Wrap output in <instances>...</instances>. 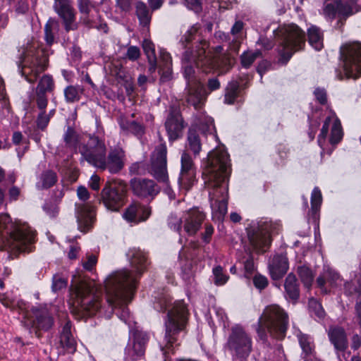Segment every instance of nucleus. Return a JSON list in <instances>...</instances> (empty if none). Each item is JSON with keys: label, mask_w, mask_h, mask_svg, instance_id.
<instances>
[{"label": "nucleus", "mask_w": 361, "mask_h": 361, "mask_svg": "<svg viewBox=\"0 0 361 361\" xmlns=\"http://www.w3.org/2000/svg\"><path fill=\"white\" fill-rule=\"evenodd\" d=\"M183 75L185 80L186 85L202 82L200 79L197 77L194 67L190 65L186 66L184 68Z\"/></svg>", "instance_id": "44"}, {"label": "nucleus", "mask_w": 361, "mask_h": 361, "mask_svg": "<svg viewBox=\"0 0 361 361\" xmlns=\"http://www.w3.org/2000/svg\"><path fill=\"white\" fill-rule=\"evenodd\" d=\"M118 125L123 132L130 133L138 139H140L145 133L143 124L135 121H130L126 117L121 118L118 120Z\"/></svg>", "instance_id": "28"}, {"label": "nucleus", "mask_w": 361, "mask_h": 361, "mask_svg": "<svg viewBox=\"0 0 361 361\" xmlns=\"http://www.w3.org/2000/svg\"><path fill=\"white\" fill-rule=\"evenodd\" d=\"M14 247L19 253H30L34 250L35 234L28 230L17 228L10 233Z\"/></svg>", "instance_id": "19"}, {"label": "nucleus", "mask_w": 361, "mask_h": 361, "mask_svg": "<svg viewBox=\"0 0 361 361\" xmlns=\"http://www.w3.org/2000/svg\"><path fill=\"white\" fill-rule=\"evenodd\" d=\"M97 260L95 255H89L87 256V260L82 262V267L86 271H92L95 269Z\"/></svg>", "instance_id": "58"}, {"label": "nucleus", "mask_w": 361, "mask_h": 361, "mask_svg": "<svg viewBox=\"0 0 361 361\" xmlns=\"http://www.w3.org/2000/svg\"><path fill=\"white\" fill-rule=\"evenodd\" d=\"M127 256L135 271L127 269L116 271L105 281L106 302L124 322L129 319L128 305L134 298L141 276L149 264L147 254L139 248L130 249Z\"/></svg>", "instance_id": "1"}, {"label": "nucleus", "mask_w": 361, "mask_h": 361, "mask_svg": "<svg viewBox=\"0 0 361 361\" xmlns=\"http://www.w3.org/2000/svg\"><path fill=\"white\" fill-rule=\"evenodd\" d=\"M54 9L58 16L63 20L64 29L66 32L74 30L76 26H73L75 21V12L71 5L70 0H54Z\"/></svg>", "instance_id": "20"}, {"label": "nucleus", "mask_w": 361, "mask_h": 361, "mask_svg": "<svg viewBox=\"0 0 361 361\" xmlns=\"http://www.w3.org/2000/svg\"><path fill=\"white\" fill-rule=\"evenodd\" d=\"M184 94L188 105L192 106L195 110L200 111L203 108L209 92H207L202 82H197L186 85Z\"/></svg>", "instance_id": "15"}, {"label": "nucleus", "mask_w": 361, "mask_h": 361, "mask_svg": "<svg viewBox=\"0 0 361 361\" xmlns=\"http://www.w3.org/2000/svg\"><path fill=\"white\" fill-rule=\"evenodd\" d=\"M149 172L159 183L166 185V190H171L167 171V147L165 142L156 147L150 158V164L145 161H136L129 166L130 175H145Z\"/></svg>", "instance_id": "7"}, {"label": "nucleus", "mask_w": 361, "mask_h": 361, "mask_svg": "<svg viewBox=\"0 0 361 361\" xmlns=\"http://www.w3.org/2000/svg\"><path fill=\"white\" fill-rule=\"evenodd\" d=\"M58 31L56 23L49 18L46 23L44 32V40L47 45L51 47L55 42V32Z\"/></svg>", "instance_id": "38"}, {"label": "nucleus", "mask_w": 361, "mask_h": 361, "mask_svg": "<svg viewBox=\"0 0 361 361\" xmlns=\"http://www.w3.org/2000/svg\"><path fill=\"white\" fill-rule=\"evenodd\" d=\"M126 56L130 61H136L140 56V48L136 46H130L127 49Z\"/></svg>", "instance_id": "64"}, {"label": "nucleus", "mask_w": 361, "mask_h": 361, "mask_svg": "<svg viewBox=\"0 0 361 361\" xmlns=\"http://www.w3.org/2000/svg\"><path fill=\"white\" fill-rule=\"evenodd\" d=\"M240 58L241 65L245 68H249L255 61L250 51H244Z\"/></svg>", "instance_id": "59"}, {"label": "nucleus", "mask_w": 361, "mask_h": 361, "mask_svg": "<svg viewBox=\"0 0 361 361\" xmlns=\"http://www.w3.org/2000/svg\"><path fill=\"white\" fill-rule=\"evenodd\" d=\"M221 87V83L217 77L209 78L206 85V90L209 94L212 92L216 91Z\"/></svg>", "instance_id": "61"}, {"label": "nucleus", "mask_w": 361, "mask_h": 361, "mask_svg": "<svg viewBox=\"0 0 361 361\" xmlns=\"http://www.w3.org/2000/svg\"><path fill=\"white\" fill-rule=\"evenodd\" d=\"M340 278L341 276L336 271L327 268L317 278L316 284L323 294L327 295L330 293L331 288L337 286Z\"/></svg>", "instance_id": "25"}, {"label": "nucleus", "mask_w": 361, "mask_h": 361, "mask_svg": "<svg viewBox=\"0 0 361 361\" xmlns=\"http://www.w3.org/2000/svg\"><path fill=\"white\" fill-rule=\"evenodd\" d=\"M286 297L295 303L300 298V285L295 275L288 274L284 282Z\"/></svg>", "instance_id": "29"}, {"label": "nucleus", "mask_w": 361, "mask_h": 361, "mask_svg": "<svg viewBox=\"0 0 361 361\" xmlns=\"http://www.w3.org/2000/svg\"><path fill=\"white\" fill-rule=\"evenodd\" d=\"M297 273L304 286L310 289L314 281L312 270L307 265H301L298 267Z\"/></svg>", "instance_id": "36"}, {"label": "nucleus", "mask_w": 361, "mask_h": 361, "mask_svg": "<svg viewBox=\"0 0 361 361\" xmlns=\"http://www.w3.org/2000/svg\"><path fill=\"white\" fill-rule=\"evenodd\" d=\"M200 29V25H192L182 36L180 42L184 48L188 49L185 51V59L194 63L197 68L207 74L214 69V65L212 59L206 54L209 42L197 35Z\"/></svg>", "instance_id": "6"}, {"label": "nucleus", "mask_w": 361, "mask_h": 361, "mask_svg": "<svg viewBox=\"0 0 361 361\" xmlns=\"http://www.w3.org/2000/svg\"><path fill=\"white\" fill-rule=\"evenodd\" d=\"M189 316L187 305L183 300L176 301L166 316L164 338H176L180 334L185 336Z\"/></svg>", "instance_id": "8"}, {"label": "nucleus", "mask_w": 361, "mask_h": 361, "mask_svg": "<svg viewBox=\"0 0 361 361\" xmlns=\"http://www.w3.org/2000/svg\"><path fill=\"white\" fill-rule=\"evenodd\" d=\"M180 165L178 184L180 189L188 192L197 183V168L191 156L185 151L181 154Z\"/></svg>", "instance_id": "12"}, {"label": "nucleus", "mask_w": 361, "mask_h": 361, "mask_svg": "<svg viewBox=\"0 0 361 361\" xmlns=\"http://www.w3.org/2000/svg\"><path fill=\"white\" fill-rule=\"evenodd\" d=\"M336 4H337L338 16L339 17L338 23H341L343 20H345L348 17L354 13L353 7L349 4L344 3L341 0H336Z\"/></svg>", "instance_id": "40"}, {"label": "nucleus", "mask_w": 361, "mask_h": 361, "mask_svg": "<svg viewBox=\"0 0 361 361\" xmlns=\"http://www.w3.org/2000/svg\"><path fill=\"white\" fill-rule=\"evenodd\" d=\"M158 72L161 82H166L172 79V59L169 53L161 54Z\"/></svg>", "instance_id": "31"}, {"label": "nucleus", "mask_w": 361, "mask_h": 361, "mask_svg": "<svg viewBox=\"0 0 361 361\" xmlns=\"http://www.w3.org/2000/svg\"><path fill=\"white\" fill-rule=\"evenodd\" d=\"M289 325L288 314L279 306H267L257 322L253 324L259 338H284Z\"/></svg>", "instance_id": "5"}, {"label": "nucleus", "mask_w": 361, "mask_h": 361, "mask_svg": "<svg viewBox=\"0 0 361 361\" xmlns=\"http://www.w3.org/2000/svg\"><path fill=\"white\" fill-rule=\"evenodd\" d=\"M328 336L329 338H347V335L343 327L338 325L329 326Z\"/></svg>", "instance_id": "51"}, {"label": "nucleus", "mask_w": 361, "mask_h": 361, "mask_svg": "<svg viewBox=\"0 0 361 361\" xmlns=\"http://www.w3.org/2000/svg\"><path fill=\"white\" fill-rule=\"evenodd\" d=\"M180 111L174 107L169 110L165 122V128L167 132L169 142H174L183 136V131L186 127Z\"/></svg>", "instance_id": "14"}, {"label": "nucleus", "mask_w": 361, "mask_h": 361, "mask_svg": "<svg viewBox=\"0 0 361 361\" xmlns=\"http://www.w3.org/2000/svg\"><path fill=\"white\" fill-rule=\"evenodd\" d=\"M228 338H248L247 335L240 324H235L231 328V333Z\"/></svg>", "instance_id": "54"}, {"label": "nucleus", "mask_w": 361, "mask_h": 361, "mask_svg": "<svg viewBox=\"0 0 361 361\" xmlns=\"http://www.w3.org/2000/svg\"><path fill=\"white\" fill-rule=\"evenodd\" d=\"M214 275V283L216 286H223L229 279V276L224 272V269L221 265L214 267L212 269Z\"/></svg>", "instance_id": "43"}, {"label": "nucleus", "mask_w": 361, "mask_h": 361, "mask_svg": "<svg viewBox=\"0 0 361 361\" xmlns=\"http://www.w3.org/2000/svg\"><path fill=\"white\" fill-rule=\"evenodd\" d=\"M133 194L140 198H154L160 191L157 184L151 179L133 178L130 181Z\"/></svg>", "instance_id": "18"}, {"label": "nucleus", "mask_w": 361, "mask_h": 361, "mask_svg": "<svg viewBox=\"0 0 361 361\" xmlns=\"http://www.w3.org/2000/svg\"><path fill=\"white\" fill-rule=\"evenodd\" d=\"M188 143L189 149L196 157L200 154L202 149L200 138L197 130L194 128H190L188 133Z\"/></svg>", "instance_id": "35"}, {"label": "nucleus", "mask_w": 361, "mask_h": 361, "mask_svg": "<svg viewBox=\"0 0 361 361\" xmlns=\"http://www.w3.org/2000/svg\"><path fill=\"white\" fill-rule=\"evenodd\" d=\"M142 48L147 59L157 58L155 54V48L153 42L148 39H145L142 44Z\"/></svg>", "instance_id": "56"}, {"label": "nucleus", "mask_w": 361, "mask_h": 361, "mask_svg": "<svg viewBox=\"0 0 361 361\" xmlns=\"http://www.w3.org/2000/svg\"><path fill=\"white\" fill-rule=\"evenodd\" d=\"M180 275L187 285H190L194 279V267L196 262L192 259L185 258L180 260Z\"/></svg>", "instance_id": "33"}, {"label": "nucleus", "mask_w": 361, "mask_h": 361, "mask_svg": "<svg viewBox=\"0 0 361 361\" xmlns=\"http://www.w3.org/2000/svg\"><path fill=\"white\" fill-rule=\"evenodd\" d=\"M230 157L225 149L209 152L202 163V178L205 187L217 188L228 181L231 173Z\"/></svg>", "instance_id": "4"}, {"label": "nucleus", "mask_w": 361, "mask_h": 361, "mask_svg": "<svg viewBox=\"0 0 361 361\" xmlns=\"http://www.w3.org/2000/svg\"><path fill=\"white\" fill-rule=\"evenodd\" d=\"M343 130L339 120L336 121L332 126L329 137V142L331 145H336L341 142L343 138Z\"/></svg>", "instance_id": "42"}, {"label": "nucleus", "mask_w": 361, "mask_h": 361, "mask_svg": "<svg viewBox=\"0 0 361 361\" xmlns=\"http://www.w3.org/2000/svg\"><path fill=\"white\" fill-rule=\"evenodd\" d=\"M46 109L47 108L38 109L39 110V113L38 114L36 119V125L37 128L42 131L47 128L50 121L49 117L47 116Z\"/></svg>", "instance_id": "47"}, {"label": "nucleus", "mask_w": 361, "mask_h": 361, "mask_svg": "<svg viewBox=\"0 0 361 361\" xmlns=\"http://www.w3.org/2000/svg\"><path fill=\"white\" fill-rule=\"evenodd\" d=\"M239 85L238 83H233L228 89L224 96V102L228 104H233L238 97Z\"/></svg>", "instance_id": "45"}, {"label": "nucleus", "mask_w": 361, "mask_h": 361, "mask_svg": "<svg viewBox=\"0 0 361 361\" xmlns=\"http://www.w3.org/2000/svg\"><path fill=\"white\" fill-rule=\"evenodd\" d=\"M205 219V214L197 207L189 209L184 217V230L189 235H193L200 230Z\"/></svg>", "instance_id": "23"}, {"label": "nucleus", "mask_w": 361, "mask_h": 361, "mask_svg": "<svg viewBox=\"0 0 361 361\" xmlns=\"http://www.w3.org/2000/svg\"><path fill=\"white\" fill-rule=\"evenodd\" d=\"M84 89L80 85H68L63 90L65 101L71 104L79 102Z\"/></svg>", "instance_id": "34"}, {"label": "nucleus", "mask_w": 361, "mask_h": 361, "mask_svg": "<svg viewBox=\"0 0 361 361\" xmlns=\"http://www.w3.org/2000/svg\"><path fill=\"white\" fill-rule=\"evenodd\" d=\"M228 345L238 358H246L252 350V340H228Z\"/></svg>", "instance_id": "32"}, {"label": "nucleus", "mask_w": 361, "mask_h": 361, "mask_svg": "<svg viewBox=\"0 0 361 361\" xmlns=\"http://www.w3.org/2000/svg\"><path fill=\"white\" fill-rule=\"evenodd\" d=\"M330 122H331L330 117H329V116L326 117L323 123L320 133L318 135V142L319 143H320L322 140L325 141L326 137L329 133Z\"/></svg>", "instance_id": "63"}, {"label": "nucleus", "mask_w": 361, "mask_h": 361, "mask_svg": "<svg viewBox=\"0 0 361 361\" xmlns=\"http://www.w3.org/2000/svg\"><path fill=\"white\" fill-rule=\"evenodd\" d=\"M82 157L90 165L111 174L120 173L125 166L126 151L120 146L111 147L106 155V147L103 140L90 135L86 144L80 150Z\"/></svg>", "instance_id": "3"}, {"label": "nucleus", "mask_w": 361, "mask_h": 361, "mask_svg": "<svg viewBox=\"0 0 361 361\" xmlns=\"http://www.w3.org/2000/svg\"><path fill=\"white\" fill-rule=\"evenodd\" d=\"M35 323L37 327L44 331H48L54 325V318L47 307H35L32 309Z\"/></svg>", "instance_id": "26"}, {"label": "nucleus", "mask_w": 361, "mask_h": 361, "mask_svg": "<svg viewBox=\"0 0 361 361\" xmlns=\"http://www.w3.org/2000/svg\"><path fill=\"white\" fill-rule=\"evenodd\" d=\"M135 16L137 18L139 25L142 27L149 28L154 11L148 7L147 4L139 0L135 4Z\"/></svg>", "instance_id": "27"}, {"label": "nucleus", "mask_w": 361, "mask_h": 361, "mask_svg": "<svg viewBox=\"0 0 361 361\" xmlns=\"http://www.w3.org/2000/svg\"><path fill=\"white\" fill-rule=\"evenodd\" d=\"M77 312L81 317H90L101 308V301L92 293L91 288L84 281L75 287Z\"/></svg>", "instance_id": "11"}, {"label": "nucleus", "mask_w": 361, "mask_h": 361, "mask_svg": "<svg viewBox=\"0 0 361 361\" xmlns=\"http://www.w3.org/2000/svg\"><path fill=\"white\" fill-rule=\"evenodd\" d=\"M341 59L347 78L361 77V42L346 44L341 48Z\"/></svg>", "instance_id": "10"}, {"label": "nucleus", "mask_w": 361, "mask_h": 361, "mask_svg": "<svg viewBox=\"0 0 361 361\" xmlns=\"http://www.w3.org/2000/svg\"><path fill=\"white\" fill-rule=\"evenodd\" d=\"M101 199L109 210L118 212L128 201V185L121 179H112L105 183Z\"/></svg>", "instance_id": "9"}, {"label": "nucleus", "mask_w": 361, "mask_h": 361, "mask_svg": "<svg viewBox=\"0 0 361 361\" xmlns=\"http://www.w3.org/2000/svg\"><path fill=\"white\" fill-rule=\"evenodd\" d=\"M214 209L215 215L219 214V218H224L228 211V200L226 199L216 200Z\"/></svg>", "instance_id": "50"}, {"label": "nucleus", "mask_w": 361, "mask_h": 361, "mask_svg": "<svg viewBox=\"0 0 361 361\" xmlns=\"http://www.w3.org/2000/svg\"><path fill=\"white\" fill-rule=\"evenodd\" d=\"M268 268L271 278L278 281L287 273L289 268L288 259L285 255L276 254L269 261Z\"/></svg>", "instance_id": "24"}, {"label": "nucleus", "mask_w": 361, "mask_h": 361, "mask_svg": "<svg viewBox=\"0 0 361 361\" xmlns=\"http://www.w3.org/2000/svg\"><path fill=\"white\" fill-rule=\"evenodd\" d=\"M300 346L302 348V357L304 361H308L315 355V345L313 341L298 340Z\"/></svg>", "instance_id": "39"}, {"label": "nucleus", "mask_w": 361, "mask_h": 361, "mask_svg": "<svg viewBox=\"0 0 361 361\" xmlns=\"http://www.w3.org/2000/svg\"><path fill=\"white\" fill-rule=\"evenodd\" d=\"M247 233L250 243L257 252H264L271 246L270 233L260 226L247 229Z\"/></svg>", "instance_id": "21"}, {"label": "nucleus", "mask_w": 361, "mask_h": 361, "mask_svg": "<svg viewBox=\"0 0 361 361\" xmlns=\"http://www.w3.org/2000/svg\"><path fill=\"white\" fill-rule=\"evenodd\" d=\"M202 0H184L186 6L197 13L202 11Z\"/></svg>", "instance_id": "62"}, {"label": "nucleus", "mask_w": 361, "mask_h": 361, "mask_svg": "<svg viewBox=\"0 0 361 361\" xmlns=\"http://www.w3.org/2000/svg\"><path fill=\"white\" fill-rule=\"evenodd\" d=\"M55 87V82L51 75L45 74L39 79L34 92V100L37 109L47 107V93L53 94Z\"/></svg>", "instance_id": "17"}, {"label": "nucleus", "mask_w": 361, "mask_h": 361, "mask_svg": "<svg viewBox=\"0 0 361 361\" xmlns=\"http://www.w3.org/2000/svg\"><path fill=\"white\" fill-rule=\"evenodd\" d=\"M154 308L159 312H165L171 305V301L164 296L155 298L153 302Z\"/></svg>", "instance_id": "48"}, {"label": "nucleus", "mask_w": 361, "mask_h": 361, "mask_svg": "<svg viewBox=\"0 0 361 361\" xmlns=\"http://www.w3.org/2000/svg\"><path fill=\"white\" fill-rule=\"evenodd\" d=\"M152 214V207L138 201L132 202L124 210L123 218L128 223L138 224L146 221Z\"/></svg>", "instance_id": "16"}, {"label": "nucleus", "mask_w": 361, "mask_h": 361, "mask_svg": "<svg viewBox=\"0 0 361 361\" xmlns=\"http://www.w3.org/2000/svg\"><path fill=\"white\" fill-rule=\"evenodd\" d=\"M147 340H128V347L132 348L137 356H142L145 351L146 341Z\"/></svg>", "instance_id": "46"}, {"label": "nucleus", "mask_w": 361, "mask_h": 361, "mask_svg": "<svg viewBox=\"0 0 361 361\" xmlns=\"http://www.w3.org/2000/svg\"><path fill=\"white\" fill-rule=\"evenodd\" d=\"M78 7L80 13L89 16L92 6L90 0H78Z\"/></svg>", "instance_id": "60"}, {"label": "nucleus", "mask_w": 361, "mask_h": 361, "mask_svg": "<svg viewBox=\"0 0 361 361\" xmlns=\"http://www.w3.org/2000/svg\"><path fill=\"white\" fill-rule=\"evenodd\" d=\"M324 15L331 19L334 20L336 18V14H338L337 4L336 1L334 3L326 4L324 7Z\"/></svg>", "instance_id": "53"}, {"label": "nucleus", "mask_w": 361, "mask_h": 361, "mask_svg": "<svg viewBox=\"0 0 361 361\" xmlns=\"http://www.w3.org/2000/svg\"><path fill=\"white\" fill-rule=\"evenodd\" d=\"M313 94L314 96L315 101L320 105L325 106L327 104V92L324 87H316L313 92Z\"/></svg>", "instance_id": "49"}, {"label": "nucleus", "mask_w": 361, "mask_h": 361, "mask_svg": "<svg viewBox=\"0 0 361 361\" xmlns=\"http://www.w3.org/2000/svg\"><path fill=\"white\" fill-rule=\"evenodd\" d=\"M58 177L56 173L48 170L42 174V189H49L53 187L57 182Z\"/></svg>", "instance_id": "41"}, {"label": "nucleus", "mask_w": 361, "mask_h": 361, "mask_svg": "<svg viewBox=\"0 0 361 361\" xmlns=\"http://www.w3.org/2000/svg\"><path fill=\"white\" fill-rule=\"evenodd\" d=\"M47 69V66L38 56H26L18 63L20 75L30 83H34L39 75Z\"/></svg>", "instance_id": "13"}, {"label": "nucleus", "mask_w": 361, "mask_h": 361, "mask_svg": "<svg viewBox=\"0 0 361 361\" xmlns=\"http://www.w3.org/2000/svg\"><path fill=\"white\" fill-rule=\"evenodd\" d=\"M268 279L266 276L259 274H255L253 278V284L259 290H264L268 286Z\"/></svg>", "instance_id": "57"}, {"label": "nucleus", "mask_w": 361, "mask_h": 361, "mask_svg": "<svg viewBox=\"0 0 361 361\" xmlns=\"http://www.w3.org/2000/svg\"><path fill=\"white\" fill-rule=\"evenodd\" d=\"M67 286V280L59 275H54L52 279L51 289L52 291L56 293Z\"/></svg>", "instance_id": "52"}, {"label": "nucleus", "mask_w": 361, "mask_h": 361, "mask_svg": "<svg viewBox=\"0 0 361 361\" xmlns=\"http://www.w3.org/2000/svg\"><path fill=\"white\" fill-rule=\"evenodd\" d=\"M76 218L78 229L86 233L91 230L96 219L94 207L90 204H76Z\"/></svg>", "instance_id": "22"}, {"label": "nucleus", "mask_w": 361, "mask_h": 361, "mask_svg": "<svg viewBox=\"0 0 361 361\" xmlns=\"http://www.w3.org/2000/svg\"><path fill=\"white\" fill-rule=\"evenodd\" d=\"M63 141L65 142L67 147L73 149H76L78 148L80 142V137L73 127L68 126L63 135Z\"/></svg>", "instance_id": "37"}, {"label": "nucleus", "mask_w": 361, "mask_h": 361, "mask_svg": "<svg viewBox=\"0 0 361 361\" xmlns=\"http://www.w3.org/2000/svg\"><path fill=\"white\" fill-rule=\"evenodd\" d=\"M42 209L51 218L56 217L59 212V207L51 202H45L42 206Z\"/></svg>", "instance_id": "55"}, {"label": "nucleus", "mask_w": 361, "mask_h": 361, "mask_svg": "<svg viewBox=\"0 0 361 361\" xmlns=\"http://www.w3.org/2000/svg\"><path fill=\"white\" fill-rule=\"evenodd\" d=\"M307 42L316 51L324 48V33L322 29L311 25L307 30ZM306 33L298 25L290 24L285 28L281 42L277 47L278 63L288 64L295 53L305 48Z\"/></svg>", "instance_id": "2"}, {"label": "nucleus", "mask_w": 361, "mask_h": 361, "mask_svg": "<svg viewBox=\"0 0 361 361\" xmlns=\"http://www.w3.org/2000/svg\"><path fill=\"white\" fill-rule=\"evenodd\" d=\"M322 194L319 187L316 186L313 188L311 193L310 210V221L313 224H316L319 219V211L322 204Z\"/></svg>", "instance_id": "30"}]
</instances>
